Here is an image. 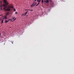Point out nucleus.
I'll return each mask as SVG.
<instances>
[{
	"mask_svg": "<svg viewBox=\"0 0 74 74\" xmlns=\"http://www.w3.org/2000/svg\"><path fill=\"white\" fill-rule=\"evenodd\" d=\"M11 42L13 44V43L14 42V41H11Z\"/></svg>",
	"mask_w": 74,
	"mask_h": 74,
	"instance_id": "nucleus-19",
	"label": "nucleus"
},
{
	"mask_svg": "<svg viewBox=\"0 0 74 74\" xmlns=\"http://www.w3.org/2000/svg\"><path fill=\"white\" fill-rule=\"evenodd\" d=\"M51 6H53V5H54L53 3V2H52L51 3Z\"/></svg>",
	"mask_w": 74,
	"mask_h": 74,
	"instance_id": "nucleus-5",
	"label": "nucleus"
},
{
	"mask_svg": "<svg viewBox=\"0 0 74 74\" xmlns=\"http://www.w3.org/2000/svg\"><path fill=\"white\" fill-rule=\"evenodd\" d=\"M43 8H45V7L44 6H43Z\"/></svg>",
	"mask_w": 74,
	"mask_h": 74,
	"instance_id": "nucleus-23",
	"label": "nucleus"
},
{
	"mask_svg": "<svg viewBox=\"0 0 74 74\" xmlns=\"http://www.w3.org/2000/svg\"><path fill=\"white\" fill-rule=\"evenodd\" d=\"M13 21H15L16 19V18H13Z\"/></svg>",
	"mask_w": 74,
	"mask_h": 74,
	"instance_id": "nucleus-10",
	"label": "nucleus"
},
{
	"mask_svg": "<svg viewBox=\"0 0 74 74\" xmlns=\"http://www.w3.org/2000/svg\"><path fill=\"white\" fill-rule=\"evenodd\" d=\"M46 3H49V1L48 0H46Z\"/></svg>",
	"mask_w": 74,
	"mask_h": 74,
	"instance_id": "nucleus-8",
	"label": "nucleus"
},
{
	"mask_svg": "<svg viewBox=\"0 0 74 74\" xmlns=\"http://www.w3.org/2000/svg\"><path fill=\"white\" fill-rule=\"evenodd\" d=\"M27 12H29V11H27Z\"/></svg>",
	"mask_w": 74,
	"mask_h": 74,
	"instance_id": "nucleus-25",
	"label": "nucleus"
},
{
	"mask_svg": "<svg viewBox=\"0 0 74 74\" xmlns=\"http://www.w3.org/2000/svg\"><path fill=\"white\" fill-rule=\"evenodd\" d=\"M41 0H37V2H38L39 3L40 2Z\"/></svg>",
	"mask_w": 74,
	"mask_h": 74,
	"instance_id": "nucleus-9",
	"label": "nucleus"
},
{
	"mask_svg": "<svg viewBox=\"0 0 74 74\" xmlns=\"http://www.w3.org/2000/svg\"><path fill=\"white\" fill-rule=\"evenodd\" d=\"M8 21H9L6 20V21H5V23H8Z\"/></svg>",
	"mask_w": 74,
	"mask_h": 74,
	"instance_id": "nucleus-12",
	"label": "nucleus"
},
{
	"mask_svg": "<svg viewBox=\"0 0 74 74\" xmlns=\"http://www.w3.org/2000/svg\"><path fill=\"white\" fill-rule=\"evenodd\" d=\"M3 15H0V16H2Z\"/></svg>",
	"mask_w": 74,
	"mask_h": 74,
	"instance_id": "nucleus-22",
	"label": "nucleus"
},
{
	"mask_svg": "<svg viewBox=\"0 0 74 74\" xmlns=\"http://www.w3.org/2000/svg\"><path fill=\"white\" fill-rule=\"evenodd\" d=\"M0 6L1 7V10H2V7L3 6L4 8H3V9L5 11H10L11 10L10 8H13V6H8V8L7 7L6 5H8V2L6 1V0H3V3H5V4H3V5L2 4V1H0Z\"/></svg>",
	"mask_w": 74,
	"mask_h": 74,
	"instance_id": "nucleus-1",
	"label": "nucleus"
},
{
	"mask_svg": "<svg viewBox=\"0 0 74 74\" xmlns=\"http://www.w3.org/2000/svg\"><path fill=\"white\" fill-rule=\"evenodd\" d=\"M5 18V20H6V19H7V16H4V18Z\"/></svg>",
	"mask_w": 74,
	"mask_h": 74,
	"instance_id": "nucleus-6",
	"label": "nucleus"
},
{
	"mask_svg": "<svg viewBox=\"0 0 74 74\" xmlns=\"http://www.w3.org/2000/svg\"><path fill=\"white\" fill-rule=\"evenodd\" d=\"M4 18H0V21H1V23H3V21H4Z\"/></svg>",
	"mask_w": 74,
	"mask_h": 74,
	"instance_id": "nucleus-2",
	"label": "nucleus"
},
{
	"mask_svg": "<svg viewBox=\"0 0 74 74\" xmlns=\"http://www.w3.org/2000/svg\"><path fill=\"white\" fill-rule=\"evenodd\" d=\"M25 16V13L24 14H23L22 15V16Z\"/></svg>",
	"mask_w": 74,
	"mask_h": 74,
	"instance_id": "nucleus-11",
	"label": "nucleus"
},
{
	"mask_svg": "<svg viewBox=\"0 0 74 74\" xmlns=\"http://www.w3.org/2000/svg\"><path fill=\"white\" fill-rule=\"evenodd\" d=\"M42 3H43V2H44L43 0H42Z\"/></svg>",
	"mask_w": 74,
	"mask_h": 74,
	"instance_id": "nucleus-17",
	"label": "nucleus"
},
{
	"mask_svg": "<svg viewBox=\"0 0 74 74\" xmlns=\"http://www.w3.org/2000/svg\"><path fill=\"white\" fill-rule=\"evenodd\" d=\"M9 12H7V13L6 14V15H9Z\"/></svg>",
	"mask_w": 74,
	"mask_h": 74,
	"instance_id": "nucleus-7",
	"label": "nucleus"
},
{
	"mask_svg": "<svg viewBox=\"0 0 74 74\" xmlns=\"http://www.w3.org/2000/svg\"><path fill=\"white\" fill-rule=\"evenodd\" d=\"M36 3H34V4H35V5H36Z\"/></svg>",
	"mask_w": 74,
	"mask_h": 74,
	"instance_id": "nucleus-16",
	"label": "nucleus"
},
{
	"mask_svg": "<svg viewBox=\"0 0 74 74\" xmlns=\"http://www.w3.org/2000/svg\"><path fill=\"white\" fill-rule=\"evenodd\" d=\"M25 11H26V10H29V11H33V9H25Z\"/></svg>",
	"mask_w": 74,
	"mask_h": 74,
	"instance_id": "nucleus-4",
	"label": "nucleus"
},
{
	"mask_svg": "<svg viewBox=\"0 0 74 74\" xmlns=\"http://www.w3.org/2000/svg\"><path fill=\"white\" fill-rule=\"evenodd\" d=\"M25 16L27 14V12H25Z\"/></svg>",
	"mask_w": 74,
	"mask_h": 74,
	"instance_id": "nucleus-13",
	"label": "nucleus"
},
{
	"mask_svg": "<svg viewBox=\"0 0 74 74\" xmlns=\"http://www.w3.org/2000/svg\"><path fill=\"white\" fill-rule=\"evenodd\" d=\"M46 2V1H44V2Z\"/></svg>",
	"mask_w": 74,
	"mask_h": 74,
	"instance_id": "nucleus-26",
	"label": "nucleus"
},
{
	"mask_svg": "<svg viewBox=\"0 0 74 74\" xmlns=\"http://www.w3.org/2000/svg\"><path fill=\"white\" fill-rule=\"evenodd\" d=\"M39 3L38 2V4L36 5V6H38V5H39Z\"/></svg>",
	"mask_w": 74,
	"mask_h": 74,
	"instance_id": "nucleus-14",
	"label": "nucleus"
},
{
	"mask_svg": "<svg viewBox=\"0 0 74 74\" xmlns=\"http://www.w3.org/2000/svg\"><path fill=\"white\" fill-rule=\"evenodd\" d=\"M15 14H17V12H15Z\"/></svg>",
	"mask_w": 74,
	"mask_h": 74,
	"instance_id": "nucleus-20",
	"label": "nucleus"
},
{
	"mask_svg": "<svg viewBox=\"0 0 74 74\" xmlns=\"http://www.w3.org/2000/svg\"><path fill=\"white\" fill-rule=\"evenodd\" d=\"M1 36V33H0V36Z\"/></svg>",
	"mask_w": 74,
	"mask_h": 74,
	"instance_id": "nucleus-21",
	"label": "nucleus"
},
{
	"mask_svg": "<svg viewBox=\"0 0 74 74\" xmlns=\"http://www.w3.org/2000/svg\"><path fill=\"white\" fill-rule=\"evenodd\" d=\"M9 20H10L11 21H12V19H9Z\"/></svg>",
	"mask_w": 74,
	"mask_h": 74,
	"instance_id": "nucleus-15",
	"label": "nucleus"
},
{
	"mask_svg": "<svg viewBox=\"0 0 74 74\" xmlns=\"http://www.w3.org/2000/svg\"><path fill=\"white\" fill-rule=\"evenodd\" d=\"M14 11H16V9H14Z\"/></svg>",
	"mask_w": 74,
	"mask_h": 74,
	"instance_id": "nucleus-18",
	"label": "nucleus"
},
{
	"mask_svg": "<svg viewBox=\"0 0 74 74\" xmlns=\"http://www.w3.org/2000/svg\"><path fill=\"white\" fill-rule=\"evenodd\" d=\"M35 1H36V0H34Z\"/></svg>",
	"mask_w": 74,
	"mask_h": 74,
	"instance_id": "nucleus-24",
	"label": "nucleus"
},
{
	"mask_svg": "<svg viewBox=\"0 0 74 74\" xmlns=\"http://www.w3.org/2000/svg\"><path fill=\"white\" fill-rule=\"evenodd\" d=\"M35 4H34V2L32 5H31V7H33L34 6H35Z\"/></svg>",
	"mask_w": 74,
	"mask_h": 74,
	"instance_id": "nucleus-3",
	"label": "nucleus"
}]
</instances>
